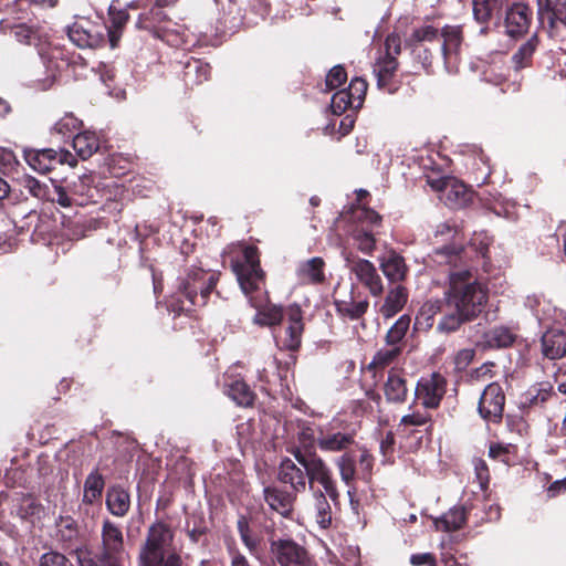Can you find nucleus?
I'll return each instance as SVG.
<instances>
[{
    "label": "nucleus",
    "mask_w": 566,
    "mask_h": 566,
    "mask_svg": "<svg viewBox=\"0 0 566 566\" xmlns=\"http://www.w3.org/2000/svg\"><path fill=\"white\" fill-rule=\"evenodd\" d=\"M461 251V247L444 245L439 248L437 253L444 255L447 262L452 264L460 259ZM444 300L450 311L443 314L437 325V331L450 334L482 313L488 302V290L471 270L459 269L454 264L449 275V289L444 293Z\"/></svg>",
    "instance_id": "nucleus-1"
},
{
    "label": "nucleus",
    "mask_w": 566,
    "mask_h": 566,
    "mask_svg": "<svg viewBox=\"0 0 566 566\" xmlns=\"http://www.w3.org/2000/svg\"><path fill=\"white\" fill-rule=\"evenodd\" d=\"M172 546V530L163 522L154 523L139 546L137 566H184L180 554Z\"/></svg>",
    "instance_id": "nucleus-2"
},
{
    "label": "nucleus",
    "mask_w": 566,
    "mask_h": 566,
    "mask_svg": "<svg viewBox=\"0 0 566 566\" xmlns=\"http://www.w3.org/2000/svg\"><path fill=\"white\" fill-rule=\"evenodd\" d=\"M292 453L298 464L305 470L310 489L312 491L315 490L314 483H318L323 488L322 491L325 492L333 502H336L339 497V492L333 479V472L327 463L316 452H305L295 449Z\"/></svg>",
    "instance_id": "nucleus-3"
},
{
    "label": "nucleus",
    "mask_w": 566,
    "mask_h": 566,
    "mask_svg": "<svg viewBox=\"0 0 566 566\" xmlns=\"http://www.w3.org/2000/svg\"><path fill=\"white\" fill-rule=\"evenodd\" d=\"M232 270L237 275L242 292L249 296L252 292L261 290L264 272L260 268L258 249L244 247L243 261H232Z\"/></svg>",
    "instance_id": "nucleus-4"
},
{
    "label": "nucleus",
    "mask_w": 566,
    "mask_h": 566,
    "mask_svg": "<svg viewBox=\"0 0 566 566\" xmlns=\"http://www.w3.org/2000/svg\"><path fill=\"white\" fill-rule=\"evenodd\" d=\"M125 554L124 534L117 524L108 518L101 525V543L98 546V562L105 566H122Z\"/></svg>",
    "instance_id": "nucleus-5"
},
{
    "label": "nucleus",
    "mask_w": 566,
    "mask_h": 566,
    "mask_svg": "<svg viewBox=\"0 0 566 566\" xmlns=\"http://www.w3.org/2000/svg\"><path fill=\"white\" fill-rule=\"evenodd\" d=\"M427 182L451 208H463L472 200V193L467 186L453 177L429 178Z\"/></svg>",
    "instance_id": "nucleus-6"
},
{
    "label": "nucleus",
    "mask_w": 566,
    "mask_h": 566,
    "mask_svg": "<svg viewBox=\"0 0 566 566\" xmlns=\"http://www.w3.org/2000/svg\"><path fill=\"white\" fill-rule=\"evenodd\" d=\"M271 552L280 566H315L306 548L292 539L272 542Z\"/></svg>",
    "instance_id": "nucleus-7"
},
{
    "label": "nucleus",
    "mask_w": 566,
    "mask_h": 566,
    "mask_svg": "<svg viewBox=\"0 0 566 566\" xmlns=\"http://www.w3.org/2000/svg\"><path fill=\"white\" fill-rule=\"evenodd\" d=\"M505 395L497 382L489 384L481 394L478 410L480 416L491 422H500L503 416Z\"/></svg>",
    "instance_id": "nucleus-8"
},
{
    "label": "nucleus",
    "mask_w": 566,
    "mask_h": 566,
    "mask_svg": "<svg viewBox=\"0 0 566 566\" xmlns=\"http://www.w3.org/2000/svg\"><path fill=\"white\" fill-rule=\"evenodd\" d=\"M446 392V380L440 374L422 377L416 387V398L424 408H437Z\"/></svg>",
    "instance_id": "nucleus-9"
},
{
    "label": "nucleus",
    "mask_w": 566,
    "mask_h": 566,
    "mask_svg": "<svg viewBox=\"0 0 566 566\" xmlns=\"http://www.w3.org/2000/svg\"><path fill=\"white\" fill-rule=\"evenodd\" d=\"M70 40L81 49H97L105 42L104 29L88 22H75L67 28Z\"/></svg>",
    "instance_id": "nucleus-10"
},
{
    "label": "nucleus",
    "mask_w": 566,
    "mask_h": 566,
    "mask_svg": "<svg viewBox=\"0 0 566 566\" xmlns=\"http://www.w3.org/2000/svg\"><path fill=\"white\" fill-rule=\"evenodd\" d=\"M350 271L357 280L368 289L371 295L379 296L384 292V284L376 266L368 260L357 259L352 262Z\"/></svg>",
    "instance_id": "nucleus-11"
},
{
    "label": "nucleus",
    "mask_w": 566,
    "mask_h": 566,
    "mask_svg": "<svg viewBox=\"0 0 566 566\" xmlns=\"http://www.w3.org/2000/svg\"><path fill=\"white\" fill-rule=\"evenodd\" d=\"M303 333L302 314L298 308H291L289 313L287 325L283 334L276 335V343L283 348L295 350L301 345V337Z\"/></svg>",
    "instance_id": "nucleus-12"
},
{
    "label": "nucleus",
    "mask_w": 566,
    "mask_h": 566,
    "mask_svg": "<svg viewBox=\"0 0 566 566\" xmlns=\"http://www.w3.org/2000/svg\"><path fill=\"white\" fill-rule=\"evenodd\" d=\"M530 8L524 3H514L505 14L506 33L516 36L525 33L530 25Z\"/></svg>",
    "instance_id": "nucleus-13"
},
{
    "label": "nucleus",
    "mask_w": 566,
    "mask_h": 566,
    "mask_svg": "<svg viewBox=\"0 0 566 566\" xmlns=\"http://www.w3.org/2000/svg\"><path fill=\"white\" fill-rule=\"evenodd\" d=\"M542 353L548 359H559L566 355V332L551 328L542 336Z\"/></svg>",
    "instance_id": "nucleus-14"
},
{
    "label": "nucleus",
    "mask_w": 566,
    "mask_h": 566,
    "mask_svg": "<svg viewBox=\"0 0 566 566\" xmlns=\"http://www.w3.org/2000/svg\"><path fill=\"white\" fill-rule=\"evenodd\" d=\"M379 268L387 280L391 283L403 281L408 273V266L405 259L394 250L379 258Z\"/></svg>",
    "instance_id": "nucleus-15"
},
{
    "label": "nucleus",
    "mask_w": 566,
    "mask_h": 566,
    "mask_svg": "<svg viewBox=\"0 0 566 566\" xmlns=\"http://www.w3.org/2000/svg\"><path fill=\"white\" fill-rule=\"evenodd\" d=\"M443 39L442 54L444 57L446 66L449 67L457 60L459 49L462 43V30L457 25H446L440 33Z\"/></svg>",
    "instance_id": "nucleus-16"
},
{
    "label": "nucleus",
    "mask_w": 566,
    "mask_h": 566,
    "mask_svg": "<svg viewBox=\"0 0 566 566\" xmlns=\"http://www.w3.org/2000/svg\"><path fill=\"white\" fill-rule=\"evenodd\" d=\"M279 479L290 484L295 492H303L306 489V472L303 471L293 460L285 458L280 463Z\"/></svg>",
    "instance_id": "nucleus-17"
},
{
    "label": "nucleus",
    "mask_w": 566,
    "mask_h": 566,
    "mask_svg": "<svg viewBox=\"0 0 566 566\" xmlns=\"http://www.w3.org/2000/svg\"><path fill=\"white\" fill-rule=\"evenodd\" d=\"M354 434L349 432L321 431L317 437V446L324 452H342L354 443Z\"/></svg>",
    "instance_id": "nucleus-18"
},
{
    "label": "nucleus",
    "mask_w": 566,
    "mask_h": 566,
    "mask_svg": "<svg viewBox=\"0 0 566 566\" xmlns=\"http://www.w3.org/2000/svg\"><path fill=\"white\" fill-rule=\"evenodd\" d=\"M24 158L28 165L40 174H46L54 169L57 163H62L53 149L29 150L25 151Z\"/></svg>",
    "instance_id": "nucleus-19"
},
{
    "label": "nucleus",
    "mask_w": 566,
    "mask_h": 566,
    "mask_svg": "<svg viewBox=\"0 0 566 566\" xmlns=\"http://www.w3.org/2000/svg\"><path fill=\"white\" fill-rule=\"evenodd\" d=\"M325 492L319 489L313 490V503L311 514L322 530L332 525L333 511Z\"/></svg>",
    "instance_id": "nucleus-20"
},
{
    "label": "nucleus",
    "mask_w": 566,
    "mask_h": 566,
    "mask_svg": "<svg viewBox=\"0 0 566 566\" xmlns=\"http://www.w3.org/2000/svg\"><path fill=\"white\" fill-rule=\"evenodd\" d=\"M325 262L322 258L315 256L302 262L297 268V276L305 284H319L325 281Z\"/></svg>",
    "instance_id": "nucleus-21"
},
{
    "label": "nucleus",
    "mask_w": 566,
    "mask_h": 566,
    "mask_svg": "<svg viewBox=\"0 0 566 566\" xmlns=\"http://www.w3.org/2000/svg\"><path fill=\"white\" fill-rule=\"evenodd\" d=\"M106 506L108 511L117 516H125L130 507V496L127 491L119 486L108 489L106 493Z\"/></svg>",
    "instance_id": "nucleus-22"
},
{
    "label": "nucleus",
    "mask_w": 566,
    "mask_h": 566,
    "mask_svg": "<svg viewBox=\"0 0 566 566\" xmlns=\"http://www.w3.org/2000/svg\"><path fill=\"white\" fill-rule=\"evenodd\" d=\"M264 499L270 507L282 516H289L293 510L294 496L275 488L264 489Z\"/></svg>",
    "instance_id": "nucleus-23"
},
{
    "label": "nucleus",
    "mask_w": 566,
    "mask_h": 566,
    "mask_svg": "<svg viewBox=\"0 0 566 566\" xmlns=\"http://www.w3.org/2000/svg\"><path fill=\"white\" fill-rule=\"evenodd\" d=\"M407 300V290L403 286L398 285L388 292L385 303L380 307V313L386 318H390L403 308Z\"/></svg>",
    "instance_id": "nucleus-24"
},
{
    "label": "nucleus",
    "mask_w": 566,
    "mask_h": 566,
    "mask_svg": "<svg viewBox=\"0 0 566 566\" xmlns=\"http://www.w3.org/2000/svg\"><path fill=\"white\" fill-rule=\"evenodd\" d=\"M504 4L505 0H472L473 18L476 22L486 24Z\"/></svg>",
    "instance_id": "nucleus-25"
},
{
    "label": "nucleus",
    "mask_w": 566,
    "mask_h": 566,
    "mask_svg": "<svg viewBox=\"0 0 566 566\" xmlns=\"http://www.w3.org/2000/svg\"><path fill=\"white\" fill-rule=\"evenodd\" d=\"M397 67L398 62L394 55L384 54L376 60L373 72L379 87H385L390 82Z\"/></svg>",
    "instance_id": "nucleus-26"
},
{
    "label": "nucleus",
    "mask_w": 566,
    "mask_h": 566,
    "mask_svg": "<svg viewBox=\"0 0 566 566\" xmlns=\"http://www.w3.org/2000/svg\"><path fill=\"white\" fill-rule=\"evenodd\" d=\"M465 522V511L462 506H455L449 510L441 517L434 520L437 531L452 532L462 527Z\"/></svg>",
    "instance_id": "nucleus-27"
},
{
    "label": "nucleus",
    "mask_w": 566,
    "mask_h": 566,
    "mask_svg": "<svg viewBox=\"0 0 566 566\" xmlns=\"http://www.w3.org/2000/svg\"><path fill=\"white\" fill-rule=\"evenodd\" d=\"M384 391L388 401L403 402L408 392L406 380L396 373H389Z\"/></svg>",
    "instance_id": "nucleus-28"
},
{
    "label": "nucleus",
    "mask_w": 566,
    "mask_h": 566,
    "mask_svg": "<svg viewBox=\"0 0 566 566\" xmlns=\"http://www.w3.org/2000/svg\"><path fill=\"white\" fill-rule=\"evenodd\" d=\"M73 148L82 159H87L99 148V140L94 133H80L73 138Z\"/></svg>",
    "instance_id": "nucleus-29"
},
{
    "label": "nucleus",
    "mask_w": 566,
    "mask_h": 566,
    "mask_svg": "<svg viewBox=\"0 0 566 566\" xmlns=\"http://www.w3.org/2000/svg\"><path fill=\"white\" fill-rule=\"evenodd\" d=\"M539 14L542 18L554 24L555 21H559L566 25V0H539Z\"/></svg>",
    "instance_id": "nucleus-30"
},
{
    "label": "nucleus",
    "mask_w": 566,
    "mask_h": 566,
    "mask_svg": "<svg viewBox=\"0 0 566 566\" xmlns=\"http://www.w3.org/2000/svg\"><path fill=\"white\" fill-rule=\"evenodd\" d=\"M335 304L338 313L350 319L360 318L366 313L369 305L367 300L355 302L353 296H349V300L336 298Z\"/></svg>",
    "instance_id": "nucleus-31"
},
{
    "label": "nucleus",
    "mask_w": 566,
    "mask_h": 566,
    "mask_svg": "<svg viewBox=\"0 0 566 566\" xmlns=\"http://www.w3.org/2000/svg\"><path fill=\"white\" fill-rule=\"evenodd\" d=\"M515 334L507 327H493L484 334V342L489 347H507L513 344Z\"/></svg>",
    "instance_id": "nucleus-32"
},
{
    "label": "nucleus",
    "mask_w": 566,
    "mask_h": 566,
    "mask_svg": "<svg viewBox=\"0 0 566 566\" xmlns=\"http://www.w3.org/2000/svg\"><path fill=\"white\" fill-rule=\"evenodd\" d=\"M70 192L74 197L81 198L78 205H83L86 200L94 197V177L91 174H85L77 177L70 186Z\"/></svg>",
    "instance_id": "nucleus-33"
},
{
    "label": "nucleus",
    "mask_w": 566,
    "mask_h": 566,
    "mask_svg": "<svg viewBox=\"0 0 566 566\" xmlns=\"http://www.w3.org/2000/svg\"><path fill=\"white\" fill-rule=\"evenodd\" d=\"M104 489V479L98 471H93L88 474L84 483L83 501L93 504L97 501Z\"/></svg>",
    "instance_id": "nucleus-34"
},
{
    "label": "nucleus",
    "mask_w": 566,
    "mask_h": 566,
    "mask_svg": "<svg viewBox=\"0 0 566 566\" xmlns=\"http://www.w3.org/2000/svg\"><path fill=\"white\" fill-rule=\"evenodd\" d=\"M411 318L408 315L400 316L396 323L390 327V329L386 334V345L387 346H401V342L403 340L409 326Z\"/></svg>",
    "instance_id": "nucleus-35"
},
{
    "label": "nucleus",
    "mask_w": 566,
    "mask_h": 566,
    "mask_svg": "<svg viewBox=\"0 0 566 566\" xmlns=\"http://www.w3.org/2000/svg\"><path fill=\"white\" fill-rule=\"evenodd\" d=\"M228 395L233 401L242 407L251 406L255 397L249 386L240 380H235L229 386Z\"/></svg>",
    "instance_id": "nucleus-36"
},
{
    "label": "nucleus",
    "mask_w": 566,
    "mask_h": 566,
    "mask_svg": "<svg viewBox=\"0 0 566 566\" xmlns=\"http://www.w3.org/2000/svg\"><path fill=\"white\" fill-rule=\"evenodd\" d=\"M401 346H387L384 348H380L375 356L373 357L371 361L369 363V368H385L389 366L391 363H394L397 357L401 354Z\"/></svg>",
    "instance_id": "nucleus-37"
},
{
    "label": "nucleus",
    "mask_w": 566,
    "mask_h": 566,
    "mask_svg": "<svg viewBox=\"0 0 566 566\" xmlns=\"http://www.w3.org/2000/svg\"><path fill=\"white\" fill-rule=\"evenodd\" d=\"M536 46V36H532L528 41L521 45L517 52L512 56V62L515 70H521L530 64Z\"/></svg>",
    "instance_id": "nucleus-38"
},
{
    "label": "nucleus",
    "mask_w": 566,
    "mask_h": 566,
    "mask_svg": "<svg viewBox=\"0 0 566 566\" xmlns=\"http://www.w3.org/2000/svg\"><path fill=\"white\" fill-rule=\"evenodd\" d=\"M56 531L57 537L63 542L71 543L78 536L77 523L71 516H61L56 522Z\"/></svg>",
    "instance_id": "nucleus-39"
},
{
    "label": "nucleus",
    "mask_w": 566,
    "mask_h": 566,
    "mask_svg": "<svg viewBox=\"0 0 566 566\" xmlns=\"http://www.w3.org/2000/svg\"><path fill=\"white\" fill-rule=\"evenodd\" d=\"M283 314L282 308L276 306H270L259 311L253 322L261 326H274L282 321Z\"/></svg>",
    "instance_id": "nucleus-40"
},
{
    "label": "nucleus",
    "mask_w": 566,
    "mask_h": 566,
    "mask_svg": "<svg viewBox=\"0 0 566 566\" xmlns=\"http://www.w3.org/2000/svg\"><path fill=\"white\" fill-rule=\"evenodd\" d=\"M335 464L339 471L342 481L348 485L354 480L356 473L354 457L349 453H344L337 458Z\"/></svg>",
    "instance_id": "nucleus-41"
},
{
    "label": "nucleus",
    "mask_w": 566,
    "mask_h": 566,
    "mask_svg": "<svg viewBox=\"0 0 566 566\" xmlns=\"http://www.w3.org/2000/svg\"><path fill=\"white\" fill-rule=\"evenodd\" d=\"M317 437L315 430L310 426H302L297 432V441L300 447L295 449H300L305 452H316L315 444H317Z\"/></svg>",
    "instance_id": "nucleus-42"
},
{
    "label": "nucleus",
    "mask_w": 566,
    "mask_h": 566,
    "mask_svg": "<svg viewBox=\"0 0 566 566\" xmlns=\"http://www.w3.org/2000/svg\"><path fill=\"white\" fill-rule=\"evenodd\" d=\"M45 198L62 208H71L74 203H77V200L60 185H53L52 190H48Z\"/></svg>",
    "instance_id": "nucleus-43"
},
{
    "label": "nucleus",
    "mask_w": 566,
    "mask_h": 566,
    "mask_svg": "<svg viewBox=\"0 0 566 566\" xmlns=\"http://www.w3.org/2000/svg\"><path fill=\"white\" fill-rule=\"evenodd\" d=\"M354 240L357 249L365 254H371L376 248V239L364 229H357L354 232Z\"/></svg>",
    "instance_id": "nucleus-44"
},
{
    "label": "nucleus",
    "mask_w": 566,
    "mask_h": 566,
    "mask_svg": "<svg viewBox=\"0 0 566 566\" xmlns=\"http://www.w3.org/2000/svg\"><path fill=\"white\" fill-rule=\"evenodd\" d=\"M439 36V31L431 27L424 25L418 29H415L410 36L407 39L409 44H417L421 42H432Z\"/></svg>",
    "instance_id": "nucleus-45"
},
{
    "label": "nucleus",
    "mask_w": 566,
    "mask_h": 566,
    "mask_svg": "<svg viewBox=\"0 0 566 566\" xmlns=\"http://www.w3.org/2000/svg\"><path fill=\"white\" fill-rule=\"evenodd\" d=\"M430 421V415L428 412L412 411L401 417L398 424V430L408 429L410 427H421Z\"/></svg>",
    "instance_id": "nucleus-46"
},
{
    "label": "nucleus",
    "mask_w": 566,
    "mask_h": 566,
    "mask_svg": "<svg viewBox=\"0 0 566 566\" xmlns=\"http://www.w3.org/2000/svg\"><path fill=\"white\" fill-rule=\"evenodd\" d=\"M331 106H332L334 113H343L348 107H356L357 104L352 98L350 93H348L347 90H342V91L336 92L332 96Z\"/></svg>",
    "instance_id": "nucleus-47"
},
{
    "label": "nucleus",
    "mask_w": 566,
    "mask_h": 566,
    "mask_svg": "<svg viewBox=\"0 0 566 566\" xmlns=\"http://www.w3.org/2000/svg\"><path fill=\"white\" fill-rule=\"evenodd\" d=\"M13 34L18 42L27 45H35L39 40L38 32L34 29L24 24L15 27Z\"/></svg>",
    "instance_id": "nucleus-48"
},
{
    "label": "nucleus",
    "mask_w": 566,
    "mask_h": 566,
    "mask_svg": "<svg viewBox=\"0 0 566 566\" xmlns=\"http://www.w3.org/2000/svg\"><path fill=\"white\" fill-rule=\"evenodd\" d=\"M347 80V74L343 66H334L326 76V86L328 90L340 87Z\"/></svg>",
    "instance_id": "nucleus-49"
},
{
    "label": "nucleus",
    "mask_w": 566,
    "mask_h": 566,
    "mask_svg": "<svg viewBox=\"0 0 566 566\" xmlns=\"http://www.w3.org/2000/svg\"><path fill=\"white\" fill-rule=\"evenodd\" d=\"M108 15L114 29H122L129 19L128 12L125 9L118 8L115 2H112L108 8Z\"/></svg>",
    "instance_id": "nucleus-50"
},
{
    "label": "nucleus",
    "mask_w": 566,
    "mask_h": 566,
    "mask_svg": "<svg viewBox=\"0 0 566 566\" xmlns=\"http://www.w3.org/2000/svg\"><path fill=\"white\" fill-rule=\"evenodd\" d=\"M440 311H441L440 301H428L422 305V307L420 310L419 317L417 319L419 321L420 318H424L426 325L428 327H431L433 325V317L438 313H440Z\"/></svg>",
    "instance_id": "nucleus-51"
},
{
    "label": "nucleus",
    "mask_w": 566,
    "mask_h": 566,
    "mask_svg": "<svg viewBox=\"0 0 566 566\" xmlns=\"http://www.w3.org/2000/svg\"><path fill=\"white\" fill-rule=\"evenodd\" d=\"M21 184L24 189L29 191V193L35 198H45L48 190L43 185L40 184L39 180L31 176H24L21 180Z\"/></svg>",
    "instance_id": "nucleus-52"
},
{
    "label": "nucleus",
    "mask_w": 566,
    "mask_h": 566,
    "mask_svg": "<svg viewBox=\"0 0 566 566\" xmlns=\"http://www.w3.org/2000/svg\"><path fill=\"white\" fill-rule=\"evenodd\" d=\"M347 91L350 93L355 103L359 105L367 92V82L363 78L356 77L352 80Z\"/></svg>",
    "instance_id": "nucleus-53"
},
{
    "label": "nucleus",
    "mask_w": 566,
    "mask_h": 566,
    "mask_svg": "<svg viewBox=\"0 0 566 566\" xmlns=\"http://www.w3.org/2000/svg\"><path fill=\"white\" fill-rule=\"evenodd\" d=\"M39 566H69V560L61 553L48 552L40 557Z\"/></svg>",
    "instance_id": "nucleus-54"
},
{
    "label": "nucleus",
    "mask_w": 566,
    "mask_h": 566,
    "mask_svg": "<svg viewBox=\"0 0 566 566\" xmlns=\"http://www.w3.org/2000/svg\"><path fill=\"white\" fill-rule=\"evenodd\" d=\"M473 357L474 350L471 348L459 350L453 358L455 369L459 371L464 370L471 364Z\"/></svg>",
    "instance_id": "nucleus-55"
},
{
    "label": "nucleus",
    "mask_w": 566,
    "mask_h": 566,
    "mask_svg": "<svg viewBox=\"0 0 566 566\" xmlns=\"http://www.w3.org/2000/svg\"><path fill=\"white\" fill-rule=\"evenodd\" d=\"M474 471L480 486L484 490L489 484V468L483 460H475Z\"/></svg>",
    "instance_id": "nucleus-56"
},
{
    "label": "nucleus",
    "mask_w": 566,
    "mask_h": 566,
    "mask_svg": "<svg viewBox=\"0 0 566 566\" xmlns=\"http://www.w3.org/2000/svg\"><path fill=\"white\" fill-rule=\"evenodd\" d=\"M356 217L358 220L370 224H377L381 220L380 216L376 211L365 207L357 209Z\"/></svg>",
    "instance_id": "nucleus-57"
},
{
    "label": "nucleus",
    "mask_w": 566,
    "mask_h": 566,
    "mask_svg": "<svg viewBox=\"0 0 566 566\" xmlns=\"http://www.w3.org/2000/svg\"><path fill=\"white\" fill-rule=\"evenodd\" d=\"M192 71L199 73V82L206 81L209 77L210 69L207 64L201 63L200 61H195L193 63H189L187 65V75L189 76Z\"/></svg>",
    "instance_id": "nucleus-58"
},
{
    "label": "nucleus",
    "mask_w": 566,
    "mask_h": 566,
    "mask_svg": "<svg viewBox=\"0 0 566 566\" xmlns=\"http://www.w3.org/2000/svg\"><path fill=\"white\" fill-rule=\"evenodd\" d=\"M401 40L397 34H390L387 36L385 42L386 52L385 54L398 55L400 53Z\"/></svg>",
    "instance_id": "nucleus-59"
},
{
    "label": "nucleus",
    "mask_w": 566,
    "mask_h": 566,
    "mask_svg": "<svg viewBox=\"0 0 566 566\" xmlns=\"http://www.w3.org/2000/svg\"><path fill=\"white\" fill-rule=\"evenodd\" d=\"M410 563L413 566H437L436 559L432 554L430 553H423V554H415L410 557Z\"/></svg>",
    "instance_id": "nucleus-60"
},
{
    "label": "nucleus",
    "mask_w": 566,
    "mask_h": 566,
    "mask_svg": "<svg viewBox=\"0 0 566 566\" xmlns=\"http://www.w3.org/2000/svg\"><path fill=\"white\" fill-rule=\"evenodd\" d=\"M493 363L483 364L480 368L475 369L472 377L478 380H488L492 378Z\"/></svg>",
    "instance_id": "nucleus-61"
},
{
    "label": "nucleus",
    "mask_w": 566,
    "mask_h": 566,
    "mask_svg": "<svg viewBox=\"0 0 566 566\" xmlns=\"http://www.w3.org/2000/svg\"><path fill=\"white\" fill-rule=\"evenodd\" d=\"M238 528H239V532H240V535H241V538H242L243 543L249 548H253L255 543H254V541L249 535L248 522L244 518H240L238 521Z\"/></svg>",
    "instance_id": "nucleus-62"
},
{
    "label": "nucleus",
    "mask_w": 566,
    "mask_h": 566,
    "mask_svg": "<svg viewBox=\"0 0 566 566\" xmlns=\"http://www.w3.org/2000/svg\"><path fill=\"white\" fill-rule=\"evenodd\" d=\"M359 468L365 476H368L373 469V457L364 450L359 457Z\"/></svg>",
    "instance_id": "nucleus-63"
},
{
    "label": "nucleus",
    "mask_w": 566,
    "mask_h": 566,
    "mask_svg": "<svg viewBox=\"0 0 566 566\" xmlns=\"http://www.w3.org/2000/svg\"><path fill=\"white\" fill-rule=\"evenodd\" d=\"M489 455L493 459H500L505 462L507 457V448L501 444H491L489 449Z\"/></svg>",
    "instance_id": "nucleus-64"
}]
</instances>
